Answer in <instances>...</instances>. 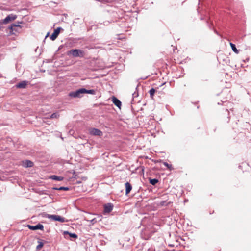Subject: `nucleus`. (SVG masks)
Instances as JSON below:
<instances>
[{"mask_svg": "<svg viewBox=\"0 0 251 251\" xmlns=\"http://www.w3.org/2000/svg\"><path fill=\"white\" fill-rule=\"evenodd\" d=\"M85 88H80L75 91H72L69 93V96L72 98H81L85 94Z\"/></svg>", "mask_w": 251, "mask_h": 251, "instance_id": "2", "label": "nucleus"}, {"mask_svg": "<svg viewBox=\"0 0 251 251\" xmlns=\"http://www.w3.org/2000/svg\"><path fill=\"white\" fill-rule=\"evenodd\" d=\"M27 226L29 229L32 230H36L38 229L43 230L44 229L43 225L40 223L35 226H31L29 225Z\"/></svg>", "mask_w": 251, "mask_h": 251, "instance_id": "8", "label": "nucleus"}, {"mask_svg": "<svg viewBox=\"0 0 251 251\" xmlns=\"http://www.w3.org/2000/svg\"><path fill=\"white\" fill-rule=\"evenodd\" d=\"M23 22H17L14 24H12L9 27V28L10 29L11 32L12 34H15V32H18L19 30L18 28L21 29L22 27L20 25V24H22Z\"/></svg>", "mask_w": 251, "mask_h": 251, "instance_id": "4", "label": "nucleus"}, {"mask_svg": "<svg viewBox=\"0 0 251 251\" xmlns=\"http://www.w3.org/2000/svg\"><path fill=\"white\" fill-rule=\"evenodd\" d=\"M53 189L57 190L68 191L69 190V188L68 187H60L59 188H53Z\"/></svg>", "mask_w": 251, "mask_h": 251, "instance_id": "22", "label": "nucleus"}, {"mask_svg": "<svg viewBox=\"0 0 251 251\" xmlns=\"http://www.w3.org/2000/svg\"><path fill=\"white\" fill-rule=\"evenodd\" d=\"M50 179H51L52 180H55V181H60L63 180L64 178L63 177L61 176H56V175H52V176H51L50 177Z\"/></svg>", "mask_w": 251, "mask_h": 251, "instance_id": "17", "label": "nucleus"}, {"mask_svg": "<svg viewBox=\"0 0 251 251\" xmlns=\"http://www.w3.org/2000/svg\"><path fill=\"white\" fill-rule=\"evenodd\" d=\"M96 222V220L95 219H92L91 221V222L93 224H94L95 222Z\"/></svg>", "mask_w": 251, "mask_h": 251, "instance_id": "27", "label": "nucleus"}, {"mask_svg": "<svg viewBox=\"0 0 251 251\" xmlns=\"http://www.w3.org/2000/svg\"><path fill=\"white\" fill-rule=\"evenodd\" d=\"M138 96H139V94L137 91H135L132 94V100L131 101L132 104L137 103L140 101L139 99L138 98Z\"/></svg>", "mask_w": 251, "mask_h": 251, "instance_id": "11", "label": "nucleus"}, {"mask_svg": "<svg viewBox=\"0 0 251 251\" xmlns=\"http://www.w3.org/2000/svg\"><path fill=\"white\" fill-rule=\"evenodd\" d=\"M126 187V194L127 195L128 194L131 190H132V187L129 182H126L125 183Z\"/></svg>", "mask_w": 251, "mask_h": 251, "instance_id": "15", "label": "nucleus"}, {"mask_svg": "<svg viewBox=\"0 0 251 251\" xmlns=\"http://www.w3.org/2000/svg\"><path fill=\"white\" fill-rule=\"evenodd\" d=\"M170 203V202H169L167 203V204H166V202L165 201H163L160 202V204L161 205L163 206V205H167L168 204H169Z\"/></svg>", "mask_w": 251, "mask_h": 251, "instance_id": "26", "label": "nucleus"}, {"mask_svg": "<svg viewBox=\"0 0 251 251\" xmlns=\"http://www.w3.org/2000/svg\"><path fill=\"white\" fill-rule=\"evenodd\" d=\"M45 217L53 221H59L60 222H64L66 221L64 217L59 215L46 214Z\"/></svg>", "mask_w": 251, "mask_h": 251, "instance_id": "3", "label": "nucleus"}, {"mask_svg": "<svg viewBox=\"0 0 251 251\" xmlns=\"http://www.w3.org/2000/svg\"><path fill=\"white\" fill-rule=\"evenodd\" d=\"M27 84V82L26 81H23L18 83L16 86L18 88H25Z\"/></svg>", "mask_w": 251, "mask_h": 251, "instance_id": "16", "label": "nucleus"}, {"mask_svg": "<svg viewBox=\"0 0 251 251\" xmlns=\"http://www.w3.org/2000/svg\"><path fill=\"white\" fill-rule=\"evenodd\" d=\"M155 91H156V90L153 88H152L150 90L149 94H150V96L152 98L153 97V96L154 95Z\"/></svg>", "mask_w": 251, "mask_h": 251, "instance_id": "23", "label": "nucleus"}, {"mask_svg": "<svg viewBox=\"0 0 251 251\" xmlns=\"http://www.w3.org/2000/svg\"><path fill=\"white\" fill-rule=\"evenodd\" d=\"M61 30H63V29L60 27H58L55 29L50 37V39L52 41L55 40L57 38Z\"/></svg>", "mask_w": 251, "mask_h": 251, "instance_id": "6", "label": "nucleus"}, {"mask_svg": "<svg viewBox=\"0 0 251 251\" xmlns=\"http://www.w3.org/2000/svg\"><path fill=\"white\" fill-rule=\"evenodd\" d=\"M17 17V16L14 14H11L6 16V17L3 19V23L6 24L9 22L15 20Z\"/></svg>", "mask_w": 251, "mask_h": 251, "instance_id": "5", "label": "nucleus"}, {"mask_svg": "<svg viewBox=\"0 0 251 251\" xmlns=\"http://www.w3.org/2000/svg\"><path fill=\"white\" fill-rule=\"evenodd\" d=\"M63 235L65 236V238H67L66 237V235H69V237L71 238H75V239H76L78 237V236L75 233H70L69 232V231H64L63 232Z\"/></svg>", "mask_w": 251, "mask_h": 251, "instance_id": "14", "label": "nucleus"}, {"mask_svg": "<svg viewBox=\"0 0 251 251\" xmlns=\"http://www.w3.org/2000/svg\"><path fill=\"white\" fill-rule=\"evenodd\" d=\"M112 101L113 103L117 106L119 108H121V106L122 105L121 102L118 100L117 98L114 96H113L112 98Z\"/></svg>", "mask_w": 251, "mask_h": 251, "instance_id": "12", "label": "nucleus"}, {"mask_svg": "<svg viewBox=\"0 0 251 251\" xmlns=\"http://www.w3.org/2000/svg\"><path fill=\"white\" fill-rule=\"evenodd\" d=\"M38 245L36 247V249L38 250H39L43 247L44 243L40 241H38Z\"/></svg>", "mask_w": 251, "mask_h": 251, "instance_id": "20", "label": "nucleus"}, {"mask_svg": "<svg viewBox=\"0 0 251 251\" xmlns=\"http://www.w3.org/2000/svg\"><path fill=\"white\" fill-rule=\"evenodd\" d=\"M163 164L166 166L167 167V168L169 170H172L173 169V168L172 166V165H170V164H169L168 163H167V162H163Z\"/></svg>", "mask_w": 251, "mask_h": 251, "instance_id": "24", "label": "nucleus"}, {"mask_svg": "<svg viewBox=\"0 0 251 251\" xmlns=\"http://www.w3.org/2000/svg\"><path fill=\"white\" fill-rule=\"evenodd\" d=\"M59 116V114L57 113H53L50 116L51 118H57Z\"/></svg>", "mask_w": 251, "mask_h": 251, "instance_id": "25", "label": "nucleus"}, {"mask_svg": "<svg viewBox=\"0 0 251 251\" xmlns=\"http://www.w3.org/2000/svg\"><path fill=\"white\" fill-rule=\"evenodd\" d=\"M68 55H72L74 57H83L85 55L84 51L79 49H72L68 52Z\"/></svg>", "mask_w": 251, "mask_h": 251, "instance_id": "1", "label": "nucleus"}, {"mask_svg": "<svg viewBox=\"0 0 251 251\" xmlns=\"http://www.w3.org/2000/svg\"><path fill=\"white\" fill-rule=\"evenodd\" d=\"M85 93L90 94L92 95H95L96 94V91L94 89H91V90H87L85 89V91L84 92Z\"/></svg>", "mask_w": 251, "mask_h": 251, "instance_id": "21", "label": "nucleus"}, {"mask_svg": "<svg viewBox=\"0 0 251 251\" xmlns=\"http://www.w3.org/2000/svg\"><path fill=\"white\" fill-rule=\"evenodd\" d=\"M49 34V33L48 32V33H47V34L46 35V38H47V36H48Z\"/></svg>", "mask_w": 251, "mask_h": 251, "instance_id": "28", "label": "nucleus"}, {"mask_svg": "<svg viewBox=\"0 0 251 251\" xmlns=\"http://www.w3.org/2000/svg\"><path fill=\"white\" fill-rule=\"evenodd\" d=\"M230 46L231 48H232V50L236 54L239 53V50L236 49L235 45L232 43H230Z\"/></svg>", "mask_w": 251, "mask_h": 251, "instance_id": "18", "label": "nucleus"}, {"mask_svg": "<svg viewBox=\"0 0 251 251\" xmlns=\"http://www.w3.org/2000/svg\"><path fill=\"white\" fill-rule=\"evenodd\" d=\"M152 232L154 233V231L153 230H151V231H150L148 229H145L144 230H142L141 235H142V236L145 235V236H147V237H145L144 238L146 239H148L151 236Z\"/></svg>", "mask_w": 251, "mask_h": 251, "instance_id": "9", "label": "nucleus"}, {"mask_svg": "<svg viewBox=\"0 0 251 251\" xmlns=\"http://www.w3.org/2000/svg\"><path fill=\"white\" fill-rule=\"evenodd\" d=\"M113 208V205L111 203H108L104 205V212L105 213H109L112 210Z\"/></svg>", "mask_w": 251, "mask_h": 251, "instance_id": "10", "label": "nucleus"}, {"mask_svg": "<svg viewBox=\"0 0 251 251\" xmlns=\"http://www.w3.org/2000/svg\"><path fill=\"white\" fill-rule=\"evenodd\" d=\"M89 133L94 136H101L102 132L99 129L95 128H92L89 129Z\"/></svg>", "mask_w": 251, "mask_h": 251, "instance_id": "7", "label": "nucleus"}, {"mask_svg": "<svg viewBox=\"0 0 251 251\" xmlns=\"http://www.w3.org/2000/svg\"><path fill=\"white\" fill-rule=\"evenodd\" d=\"M149 180L150 183L151 184H152V185H155L157 184V178H153V179H152L151 178H149Z\"/></svg>", "mask_w": 251, "mask_h": 251, "instance_id": "19", "label": "nucleus"}, {"mask_svg": "<svg viewBox=\"0 0 251 251\" xmlns=\"http://www.w3.org/2000/svg\"><path fill=\"white\" fill-rule=\"evenodd\" d=\"M33 165V162L29 160H26L23 162V165L25 168L31 167Z\"/></svg>", "mask_w": 251, "mask_h": 251, "instance_id": "13", "label": "nucleus"}]
</instances>
